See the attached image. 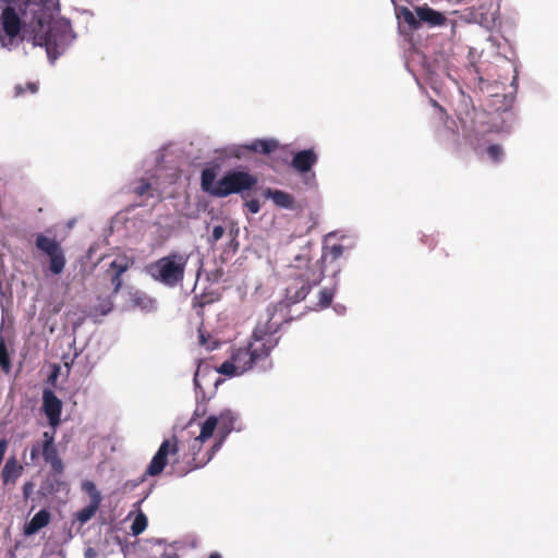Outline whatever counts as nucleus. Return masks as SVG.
I'll list each match as a JSON object with an SVG mask.
<instances>
[{
    "instance_id": "4c0bfd02",
    "label": "nucleus",
    "mask_w": 558,
    "mask_h": 558,
    "mask_svg": "<svg viewBox=\"0 0 558 558\" xmlns=\"http://www.w3.org/2000/svg\"><path fill=\"white\" fill-rule=\"evenodd\" d=\"M84 359L86 361V365L84 366L83 373L87 375L93 369L94 364L89 363V356L88 355H85Z\"/></svg>"
},
{
    "instance_id": "4be33fe9",
    "label": "nucleus",
    "mask_w": 558,
    "mask_h": 558,
    "mask_svg": "<svg viewBox=\"0 0 558 558\" xmlns=\"http://www.w3.org/2000/svg\"><path fill=\"white\" fill-rule=\"evenodd\" d=\"M49 257V270L54 275H60L65 266V256L63 250L58 253L48 256Z\"/></svg>"
},
{
    "instance_id": "c9c22d12",
    "label": "nucleus",
    "mask_w": 558,
    "mask_h": 558,
    "mask_svg": "<svg viewBox=\"0 0 558 558\" xmlns=\"http://www.w3.org/2000/svg\"><path fill=\"white\" fill-rule=\"evenodd\" d=\"M245 206L252 214H257L260 210V204L258 199H251L246 202Z\"/></svg>"
},
{
    "instance_id": "de8ad7c7",
    "label": "nucleus",
    "mask_w": 558,
    "mask_h": 558,
    "mask_svg": "<svg viewBox=\"0 0 558 558\" xmlns=\"http://www.w3.org/2000/svg\"><path fill=\"white\" fill-rule=\"evenodd\" d=\"M333 234L332 233H328V235L326 236V240H328L329 238H331Z\"/></svg>"
},
{
    "instance_id": "49530a36",
    "label": "nucleus",
    "mask_w": 558,
    "mask_h": 558,
    "mask_svg": "<svg viewBox=\"0 0 558 558\" xmlns=\"http://www.w3.org/2000/svg\"><path fill=\"white\" fill-rule=\"evenodd\" d=\"M433 106L439 108L440 111H444L441 107L438 106L436 101H433Z\"/></svg>"
},
{
    "instance_id": "dca6fc26",
    "label": "nucleus",
    "mask_w": 558,
    "mask_h": 558,
    "mask_svg": "<svg viewBox=\"0 0 558 558\" xmlns=\"http://www.w3.org/2000/svg\"><path fill=\"white\" fill-rule=\"evenodd\" d=\"M279 147V143L275 138H256L248 142L250 153H258L269 155Z\"/></svg>"
},
{
    "instance_id": "b1692460",
    "label": "nucleus",
    "mask_w": 558,
    "mask_h": 558,
    "mask_svg": "<svg viewBox=\"0 0 558 558\" xmlns=\"http://www.w3.org/2000/svg\"><path fill=\"white\" fill-rule=\"evenodd\" d=\"M147 527V517L143 512H138L131 525V532L134 536L142 534Z\"/></svg>"
},
{
    "instance_id": "f257e3e1",
    "label": "nucleus",
    "mask_w": 558,
    "mask_h": 558,
    "mask_svg": "<svg viewBox=\"0 0 558 558\" xmlns=\"http://www.w3.org/2000/svg\"><path fill=\"white\" fill-rule=\"evenodd\" d=\"M270 320L268 315L266 323L257 324L247 344L232 348L230 357L216 368L217 373L229 378L238 377L265 361L278 344L277 325Z\"/></svg>"
},
{
    "instance_id": "cd10ccee",
    "label": "nucleus",
    "mask_w": 558,
    "mask_h": 558,
    "mask_svg": "<svg viewBox=\"0 0 558 558\" xmlns=\"http://www.w3.org/2000/svg\"><path fill=\"white\" fill-rule=\"evenodd\" d=\"M308 291H310V288L303 284V286L300 288V290L295 291V294H294V295H292V294H291V293H292V290H291V288H289V289L287 290V292H288V299H289V301H290V302H293V303L299 302V301H301V300L305 299V296L307 295Z\"/></svg>"
},
{
    "instance_id": "6ab92c4d",
    "label": "nucleus",
    "mask_w": 558,
    "mask_h": 558,
    "mask_svg": "<svg viewBox=\"0 0 558 558\" xmlns=\"http://www.w3.org/2000/svg\"><path fill=\"white\" fill-rule=\"evenodd\" d=\"M22 470V465L14 458L9 459L2 469L3 483H14L21 475Z\"/></svg>"
},
{
    "instance_id": "79ce46f5",
    "label": "nucleus",
    "mask_w": 558,
    "mask_h": 558,
    "mask_svg": "<svg viewBox=\"0 0 558 558\" xmlns=\"http://www.w3.org/2000/svg\"><path fill=\"white\" fill-rule=\"evenodd\" d=\"M80 356H81V352H77V351H76V352L74 353V357H73V360L71 361V365L75 363V360H77L76 365H81V363H82V359H80Z\"/></svg>"
},
{
    "instance_id": "423d86ee",
    "label": "nucleus",
    "mask_w": 558,
    "mask_h": 558,
    "mask_svg": "<svg viewBox=\"0 0 558 558\" xmlns=\"http://www.w3.org/2000/svg\"><path fill=\"white\" fill-rule=\"evenodd\" d=\"M21 40V19L14 8L7 7L0 19V46L12 50Z\"/></svg>"
},
{
    "instance_id": "f3484780",
    "label": "nucleus",
    "mask_w": 558,
    "mask_h": 558,
    "mask_svg": "<svg viewBox=\"0 0 558 558\" xmlns=\"http://www.w3.org/2000/svg\"><path fill=\"white\" fill-rule=\"evenodd\" d=\"M265 196L271 199L280 208L290 209L293 207V197L287 192L267 189Z\"/></svg>"
},
{
    "instance_id": "5701e85b",
    "label": "nucleus",
    "mask_w": 558,
    "mask_h": 558,
    "mask_svg": "<svg viewBox=\"0 0 558 558\" xmlns=\"http://www.w3.org/2000/svg\"><path fill=\"white\" fill-rule=\"evenodd\" d=\"M100 505L89 502L88 506L84 507L76 513V520L81 523V525L87 523L97 512Z\"/></svg>"
},
{
    "instance_id": "c85d7f7f",
    "label": "nucleus",
    "mask_w": 558,
    "mask_h": 558,
    "mask_svg": "<svg viewBox=\"0 0 558 558\" xmlns=\"http://www.w3.org/2000/svg\"><path fill=\"white\" fill-rule=\"evenodd\" d=\"M487 154L494 162L500 161L504 157L502 147L497 144L489 145L487 148Z\"/></svg>"
},
{
    "instance_id": "72a5a7b5",
    "label": "nucleus",
    "mask_w": 558,
    "mask_h": 558,
    "mask_svg": "<svg viewBox=\"0 0 558 558\" xmlns=\"http://www.w3.org/2000/svg\"><path fill=\"white\" fill-rule=\"evenodd\" d=\"M37 89H38V87H37L36 83H27L25 88L21 85L15 87L16 95H22V94H24L25 90H28L29 93L35 94L37 92Z\"/></svg>"
},
{
    "instance_id": "f03ea898",
    "label": "nucleus",
    "mask_w": 558,
    "mask_h": 558,
    "mask_svg": "<svg viewBox=\"0 0 558 558\" xmlns=\"http://www.w3.org/2000/svg\"><path fill=\"white\" fill-rule=\"evenodd\" d=\"M76 35L71 23L64 17L52 20L47 27L39 20L34 28L32 38L34 46L46 48V53L51 63L75 41Z\"/></svg>"
},
{
    "instance_id": "0eeeda50",
    "label": "nucleus",
    "mask_w": 558,
    "mask_h": 558,
    "mask_svg": "<svg viewBox=\"0 0 558 558\" xmlns=\"http://www.w3.org/2000/svg\"><path fill=\"white\" fill-rule=\"evenodd\" d=\"M177 451L178 446L175 439H173V441L170 439L163 440L160 447L158 448L157 452L153 457L149 465L147 466L146 474L149 476H156L160 474L163 471L165 466L167 465L168 454L170 452L177 453Z\"/></svg>"
},
{
    "instance_id": "2f4dec72",
    "label": "nucleus",
    "mask_w": 558,
    "mask_h": 558,
    "mask_svg": "<svg viewBox=\"0 0 558 558\" xmlns=\"http://www.w3.org/2000/svg\"><path fill=\"white\" fill-rule=\"evenodd\" d=\"M206 440L207 439H201V434L196 438H194L190 448L192 454L194 456V460H196V456L199 453L202 446Z\"/></svg>"
},
{
    "instance_id": "aec40b11",
    "label": "nucleus",
    "mask_w": 558,
    "mask_h": 558,
    "mask_svg": "<svg viewBox=\"0 0 558 558\" xmlns=\"http://www.w3.org/2000/svg\"><path fill=\"white\" fill-rule=\"evenodd\" d=\"M250 153L248 143L245 144H231L226 146L221 154L225 158L243 159Z\"/></svg>"
},
{
    "instance_id": "58836bf2",
    "label": "nucleus",
    "mask_w": 558,
    "mask_h": 558,
    "mask_svg": "<svg viewBox=\"0 0 558 558\" xmlns=\"http://www.w3.org/2000/svg\"><path fill=\"white\" fill-rule=\"evenodd\" d=\"M199 343L202 345L206 347V349H208V350L214 349V345H211L210 343L207 342V339H206L205 335H203V333L199 335Z\"/></svg>"
},
{
    "instance_id": "39448f33",
    "label": "nucleus",
    "mask_w": 558,
    "mask_h": 558,
    "mask_svg": "<svg viewBox=\"0 0 558 558\" xmlns=\"http://www.w3.org/2000/svg\"><path fill=\"white\" fill-rule=\"evenodd\" d=\"M236 416L231 410H223L219 415L208 416L201 426V439H209L217 429V440L203 459V464L208 463L214 454L220 450L228 435L233 430Z\"/></svg>"
},
{
    "instance_id": "a18cd8bd",
    "label": "nucleus",
    "mask_w": 558,
    "mask_h": 558,
    "mask_svg": "<svg viewBox=\"0 0 558 558\" xmlns=\"http://www.w3.org/2000/svg\"><path fill=\"white\" fill-rule=\"evenodd\" d=\"M209 558H221V556L218 553H211Z\"/></svg>"
},
{
    "instance_id": "473e14b6",
    "label": "nucleus",
    "mask_w": 558,
    "mask_h": 558,
    "mask_svg": "<svg viewBox=\"0 0 558 558\" xmlns=\"http://www.w3.org/2000/svg\"><path fill=\"white\" fill-rule=\"evenodd\" d=\"M40 451L43 452V441L36 442L32 446L31 452H29L32 463H34V464L37 463V461L39 459Z\"/></svg>"
},
{
    "instance_id": "a211bd4d",
    "label": "nucleus",
    "mask_w": 558,
    "mask_h": 558,
    "mask_svg": "<svg viewBox=\"0 0 558 558\" xmlns=\"http://www.w3.org/2000/svg\"><path fill=\"white\" fill-rule=\"evenodd\" d=\"M36 247L47 256L53 255L62 250L61 245L53 238L44 234L36 236Z\"/></svg>"
},
{
    "instance_id": "e433bc0d",
    "label": "nucleus",
    "mask_w": 558,
    "mask_h": 558,
    "mask_svg": "<svg viewBox=\"0 0 558 558\" xmlns=\"http://www.w3.org/2000/svg\"><path fill=\"white\" fill-rule=\"evenodd\" d=\"M463 136L466 137L472 145L474 144L476 134H473L470 130H468L465 124H463Z\"/></svg>"
},
{
    "instance_id": "1a4fd4ad",
    "label": "nucleus",
    "mask_w": 558,
    "mask_h": 558,
    "mask_svg": "<svg viewBox=\"0 0 558 558\" xmlns=\"http://www.w3.org/2000/svg\"><path fill=\"white\" fill-rule=\"evenodd\" d=\"M41 454L44 460L51 465L54 472L61 473L63 471V463L59 458L57 448L54 446V432H45L43 434Z\"/></svg>"
},
{
    "instance_id": "9b49d317",
    "label": "nucleus",
    "mask_w": 558,
    "mask_h": 558,
    "mask_svg": "<svg viewBox=\"0 0 558 558\" xmlns=\"http://www.w3.org/2000/svg\"><path fill=\"white\" fill-rule=\"evenodd\" d=\"M316 162L317 155L314 149H303L293 155L291 165L298 173L304 174L310 172Z\"/></svg>"
},
{
    "instance_id": "c03bdc74",
    "label": "nucleus",
    "mask_w": 558,
    "mask_h": 558,
    "mask_svg": "<svg viewBox=\"0 0 558 558\" xmlns=\"http://www.w3.org/2000/svg\"><path fill=\"white\" fill-rule=\"evenodd\" d=\"M163 558H179L175 553L172 551H165L162 555Z\"/></svg>"
},
{
    "instance_id": "7c9ffc66",
    "label": "nucleus",
    "mask_w": 558,
    "mask_h": 558,
    "mask_svg": "<svg viewBox=\"0 0 558 558\" xmlns=\"http://www.w3.org/2000/svg\"><path fill=\"white\" fill-rule=\"evenodd\" d=\"M333 298L332 289L325 288L319 292V304L322 307H327Z\"/></svg>"
},
{
    "instance_id": "ea45409f",
    "label": "nucleus",
    "mask_w": 558,
    "mask_h": 558,
    "mask_svg": "<svg viewBox=\"0 0 558 558\" xmlns=\"http://www.w3.org/2000/svg\"><path fill=\"white\" fill-rule=\"evenodd\" d=\"M85 558H97V553L93 548L86 549L84 554Z\"/></svg>"
},
{
    "instance_id": "a878e982",
    "label": "nucleus",
    "mask_w": 558,
    "mask_h": 558,
    "mask_svg": "<svg viewBox=\"0 0 558 558\" xmlns=\"http://www.w3.org/2000/svg\"><path fill=\"white\" fill-rule=\"evenodd\" d=\"M344 253V246L341 244H333L331 246H326L324 252L325 258H330L331 260H337Z\"/></svg>"
},
{
    "instance_id": "20e7f679",
    "label": "nucleus",
    "mask_w": 558,
    "mask_h": 558,
    "mask_svg": "<svg viewBox=\"0 0 558 558\" xmlns=\"http://www.w3.org/2000/svg\"><path fill=\"white\" fill-rule=\"evenodd\" d=\"M189 259L187 253L171 252L150 264L147 271L154 280L172 288L182 282Z\"/></svg>"
},
{
    "instance_id": "4468645a",
    "label": "nucleus",
    "mask_w": 558,
    "mask_h": 558,
    "mask_svg": "<svg viewBox=\"0 0 558 558\" xmlns=\"http://www.w3.org/2000/svg\"><path fill=\"white\" fill-rule=\"evenodd\" d=\"M131 302L133 307L145 313H153L158 308L157 300L143 291H134L131 293Z\"/></svg>"
},
{
    "instance_id": "bb28decb",
    "label": "nucleus",
    "mask_w": 558,
    "mask_h": 558,
    "mask_svg": "<svg viewBox=\"0 0 558 558\" xmlns=\"http://www.w3.org/2000/svg\"><path fill=\"white\" fill-rule=\"evenodd\" d=\"M134 192L138 196H153V186L150 182L142 180L136 186H134Z\"/></svg>"
},
{
    "instance_id": "f704fd0d",
    "label": "nucleus",
    "mask_w": 558,
    "mask_h": 558,
    "mask_svg": "<svg viewBox=\"0 0 558 558\" xmlns=\"http://www.w3.org/2000/svg\"><path fill=\"white\" fill-rule=\"evenodd\" d=\"M223 234H225L223 227H221V226L214 227L210 242L211 243L218 242L223 236Z\"/></svg>"
},
{
    "instance_id": "c756f323",
    "label": "nucleus",
    "mask_w": 558,
    "mask_h": 558,
    "mask_svg": "<svg viewBox=\"0 0 558 558\" xmlns=\"http://www.w3.org/2000/svg\"><path fill=\"white\" fill-rule=\"evenodd\" d=\"M0 366L7 373L10 371V359L3 341H0Z\"/></svg>"
},
{
    "instance_id": "2eb2a0df",
    "label": "nucleus",
    "mask_w": 558,
    "mask_h": 558,
    "mask_svg": "<svg viewBox=\"0 0 558 558\" xmlns=\"http://www.w3.org/2000/svg\"><path fill=\"white\" fill-rule=\"evenodd\" d=\"M50 513L46 509L39 510L24 527V534L31 536L36 534L40 529L48 525Z\"/></svg>"
},
{
    "instance_id": "9d476101",
    "label": "nucleus",
    "mask_w": 558,
    "mask_h": 558,
    "mask_svg": "<svg viewBox=\"0 0 558 558\" xmlns=\"http://www.w3.org/2000/svg\"><path fill=\"white\" fill-rule=\"evenodd\" d=\"M133 265V259L125 255L117 256L109 263L108 274L113 286V292L117 293L121 286V276Z\"/></svg>"
},
{
    "instance_id": "6e6552de",
    "label": "nucleus",
    "mask_w": 558,
    "mask_h": 558,
    "mask_svg": "<svg viewBox=\"0 0 558 558\" xmlns=\"http://www.w3.org/2000/svg\"><path fill=\"white\" fill-rule=\"evenodd\" d=\"M43 409L49 425L54 429L61 422L62 401L50 389L43 391Z\"/></svg>"
},
{
    "instance_id": "a19ab883",
    "label": "nucleus",
    "mask_w": 558,
    "mask_h": 558,
    "mask_svg": "<svg viewBox=\"0 0 558 558\" xmlns=\"http://www.w3.org/2000/svg\"><path fill=\"white\" fill-rule=\"evenodd\" d=\"M59 375V367H54L53 372L49 376V380L54 383Z\"/></svg>"
},
{
    "instance_id": "37998d69",
    "label": "nucleus",
    "mask_w": 558,
    "mask_h": 558,
    "mask_svg": "<svg viewBox=\"0 0 558 558\" xmlns=\"http://www.w3.org/2000/svg\"><path fill=\"white\" fill-rule=\"evenodd\" d=\"M194 385L196 389L201 388L199 369L196 372L194 376Z\"/></svg>"
},
{
    "instance_id": "393cba45",
    "label": "nucleus",
    "mask_w": 558,
    "mask_h": 558,
    "mask_svg": "<svg viewBox=\"0 0 558 558\" xmlns=\"http://www.w3.org/2000/svg\"><path fill=\"white\" fill-rule=\"evenodd\" d=\"M82 489L88 494V496L90 498V502L100 505L101 495L93 482H90V481L83 482Z\"/></svg>"
},
{
    "instance_id": "ddd939ff",
    "label": "nucleus",
    "mask_w": 558,
    "mask_h": 558,
    "mask_svg": "<svg viewBox=\"0 0 558 558\" xmlns=\"http://www.w3.org/2000/svg\"><path fill=\"white\" fill-rule=\"evenodd\" d=\"M466 21L478 24L487 31H493L497 26L498 11L493 10L483 12L482 9L471 11L466 15Z\"/></svg>"
},
{
    "instance_id": "f8f14e48",
    "label": "nucleus",
    "mask_w": 558,
    "mask_h": 558,
    "mask_svg": "<svg viewBox=\"0 0 558 558\" xmlns=\"http://www.w3.org/2000/svg\"><path fill=\"white\" fill-rule=\"evenodd\" d=\"M416 15L418 17V26L421 23L427 24L429 27L442 26L446 23V16L427 5H421L415 8Z\"/></svg>"
},
{
    "instance_id": "7ed1b4c3",
    "label": "nucleus",
    "mask_w": 558,
    "mask_h": 558,
    "mask_svg": "<svg viewBox=\"0 0 558 558\" xmlns=\"http://www.w3.org/2000/svg\"><path fill=\"white\" fill-rule=\"evenodd\" d=\"M218 170L215 167H207L202 171L201 185L204 192L215 197H226L251 190L257 179L246 171L231 170L217 179Z\"/></svg>"
},
{
    "instance_id": "412c9836",
    "label": "nucleus",
    "mask_w": 558,
    "mask_h": 558,
    "mask_svg": "<svg viewBox=\"0 0 558 558\" xmlns=\"http://www.w3.org/2000/svg\"><path fill=\"white\" fill-rule=\"evenodd\" d=\"M396 15L399 20H403L410 27L418 28V17L416 12L411 11L407 7H397Z\"/></svg>"
}]
</instances>
